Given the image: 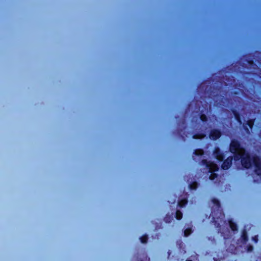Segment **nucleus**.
Returning <instances> with one entry per match:
<instances>
[{
    "instance_id": "f257e3e1",
    "label": "nucleus",
    "mask_w": 261,
    "mask_h": 261,
    "mask_svg": "<svg viewBox=\"0 0 261 261\" xmlns=\"http://www.w3.org/2000/svg\"><path fill=\"white\" fill-rule=\"evenodd\" d=\"M202 163L204 165H205L206 167L209 169L210 172H214L218 169V166L214 163L208 162L206 160H203Z\"/></svg>"
},
{
    "instance_id": "f03ea898",
    "label": "nucleus",
    "mask_w": 261,
    "mask_h": 261,
    "mask_svg": "<svg viewBox=\"0 0 261 261\" xmlns=\"http://www.w3.org/2000/svg\"><path fill=\"white\" fill-rule=\"evenodd\" d=\"M232 160V157H228L226 160H225L222 165L223 169L225 170L228 169L231 165Z\"/></svg>"
},
{
    "instance_id": "7ed1b4c3",
    "label": "nucleus",
    "mask_w": 261,
    "mask_h": 261,
    "mask_svg": "<svg viewBox=\"0 0 261 261\" xmlns=\"http://www.w3.org/2000/svg\"><path fill=\"white\" fill-rule=\"evenodd\" d=\"M220 132L217 130H212L210 134V138L213 140H216L220 137Z\"/></svg>"
},
{
    "instance_id": "20e7f679",
    "label": "nucleus",
    "mask_w": 261,
    "mask_h": 261,
    "mask_svg": "<svg viewBox=\"0 0 261 261\" xmlns=\"http://www.w3.org/2000/svg\"><path fill=\"white\" fill-rule=\"evenodd\" d=\"M214 154L216 156V158L219 161H222L224 156L223 154H222L220 151V150L219 148H216L215 150L214 151Z\"/></svg>"
},
{
    "instance_id": "39448f33",
    "label": "nucleus",
    "mask_w": 261,
    "mask_h": 261,
    "mask_svg": "<svg viewBox=\"0 0 261 261\" xmlns=\"http://www.w3.org/2000/svg\"><path fill=\"white\" fill-rule=\"evenodd\" d=\"M229 226L233 231H236L237 230V225L233 223L232 221H229Z\"/></svg>"
},
{
    "instance_id": "423d86ee",
    "label": "nucleus",
    "mask_w": 261,
    "mask_h": 261,
    "mask_svg": "<svg viewBox=\"0 0 261 261\" xmlns=\"http://www.w3.org/2000/svg\"><path fill=\"white\" fill-rule=\"evenodd\" d=\"M187 203V200L186 199H182L178 202V205L180 207H183L185 206Z\"/></svg>"
},
{
    "instance_id": "0eeeda50",
    "label": "nucleus",
    "mask_w": 261,
    "mask_h": 261,
    "mask_svg": "<svg viewBox=\"0 0 261 261\" xmlns=\"http://www.w3.org/2000/svg\"><path fill=\"white\" fill-rule=\"evenodd\" d=\"M182 213L179 211H177L176 213V218L178 220H180L182 218Z\"/></svg>"
},
{
    "instance_id": "6e6552de",
    "label": "nucleus",
    "mask_w": 261,
    "mask_h": 261,
    "mask_svg": "<svg viewBox=\"0 0 261 261\" xmlns=\"http://www.w3.org/2000/svg\"><path fill=\"white\" fill-rule=\"evenodd\" d=\"M192 232V230L190 228L186 229L184 231V235L185 237H188Z\"/></svg>"
},
{
    "instance_id": "1a4fd4ad",
    "label": "nucleus",
    "mask_w": 261,
    "mask_h": 261,
    "mask_svg": "<svg viewBox=\"0 0 261 261\" xmlns=\"http://www.w3.org/2000/svg\"><path fill=\"white\" fill-rule=\"evenodd\" d=\"M147 237L146 236H144L141 237L140 240L142 243H146L147 242Z\"/></svg>"
},
{
    "instance_id": "9d476101",
    "label": "nucleus",
    "mask_w": 261,
    "mask_h": 261,
    "mask_svg": "<svg viewBox=\"0 0 261 261\" xmlns=\"http://www.w3.org/2000/svg\"><path fill=\"white\" fill-rule=\"evenodd\" d=\"M195 153L196 155H202L203 153V151L202 149H198L195 150Z\"/></svg>"
},
{
    "instance_id": "9b49d317",
    "label": "nucleus",
    "mask_w": 261,
    "mask_h": 261,
    "mask_svg": "<svg viewBox=\"0 0 261 261\" xmlns=\"http://www.w3.org/2000/svg\"><path fill=\"white\" fill-rule=\"evenodd\" d=\"M197 187V183L195 182L190 185V188L193 190H195Z\"/></svg>"
},
{
    "instance_id": "f8f14e48",
    "label": "nucleus",
    "mask_w": 261,
    "mask_h": 261,
    "mask_svg": "<svg viewBox=\"0 0 261 261\" xmlns=\"http://www.w3.org/2000/svg\"><path fill=\"white\" fill-rule=\"evenodd\" d=\"M217 177V174L216 173H212L210 176L211 180H214L215 178Z\"/></svg>"
},
{
    "instance_id": "ddd939ff",
    "label": "nucleus",
    "mask_w": 261,
    "mask_h": 261,
    "mask_svg": "<svg viewBox=\"0 0 261 261\" xmlns=\"http://www.w3.org/2000/svg\"><path fill=\"white\" fill-rule=\"evenodd\" d=\"M203 137H204V136L202 135H196L193 136V138L194 139H201V138H203Z\"/></svg>"
},
{
    "instance_id": "4468645a",
    "label": "nucleus",
    "mask_w": 261,
    "mask_h": 261,
    "mask_svg": "<svg viewBox=\"0 0 261 261\" xmlns=\"http://www.w3.org/2000/svg\"><path fill=\"white\" fill-rule=\"evenodd\" d=\"M247 125L251 128L253 125V121L252 120H249L247 121Z\"/></svg>"
},
{
    "instance_id": "2eb2a0df",
    "label": "nucleus",
    "mask_w": 261,
    "mask_h": 261,
    "mask_svg": "<svg viewBox=\"0 0 261 261\" xmlns=\"http://www.w3.org/2000/svg\"><path fill=\"white\" fill-rule=\"evenodd\" d=\"M201 120L203 121L206 120V116L205 115H201L200 116Z\"/></svg>"
},
{
    "instance_id": "dca6fc26",
    "label": "nucleus",
    "mask_w": 261,
    "mask_h": 261,
    "mask_svg": "<svg viewBox=\"0 0 261 261\" xmlns=\"http://www.w3.org/2000/svg\"><path fill=\"white\" fill-rule=\"evenodd\" d=\"M236 118L237 119V120H238V121H239L240 123H241L239 117L238 115H236Z\"/></svg>"
},
{
    "instance_id": "f3484780",
    "label": "nucleus",
    "mask_w": 261,
    "mask_h": 261,
    "mask_svg": "<svg viewBox=\"0 0 261 261\" xmlns=\"http://www.w3.org/2000/svg\"><path fill=\"white\" fill-rule=\"evenodd\" d=\"M252 250V246H250L249 249H248V251H251Z\"/></svg>"
},
{
    "instance_id": "a211bd4d",
    "label": "nucleus",
    "mask_w": 261,
    "mask_h": 261,
    "mask_svg": "<svg viewBox=\"0 0 261 261\" xmlns=\"http://www.w3.org/2000/svg\"><path fill=\"white\" fill-rule=\"evenodd\" d=\"M254 240H255V242H257L256 237H255L254 238Z\"/></svg>"
},
{
    "instance_id": "6ab92c4d",
    "label": "nucleus",
    "mask_w": 261,
    "mask_h": 261,
    "mask_svg": "<svg viewBox=\"0 0 261 261\" xmlns=\"http://www.w3.org/2000/svg\"><path fill=\"white\" fill-rule=\"evenodd\" d=\"M246 129H247V132L249 131V129L247 128H246Z\"/></svg>"
},
{
    "instance_id": "aec40b11",
    "label": "nucleus",
    "mask_w": 261,
    "mask_h": 261,
    "mask_svg": "<svg viewBox=\"0 0 261 261\" xmlns=\"http://www.w3.org/2000/svg\"><path fill=\"white\" fill-rule=\"evenodd\" d=\"M187 261H192V260H187Z\"/></svg>"
}]
</instances>
